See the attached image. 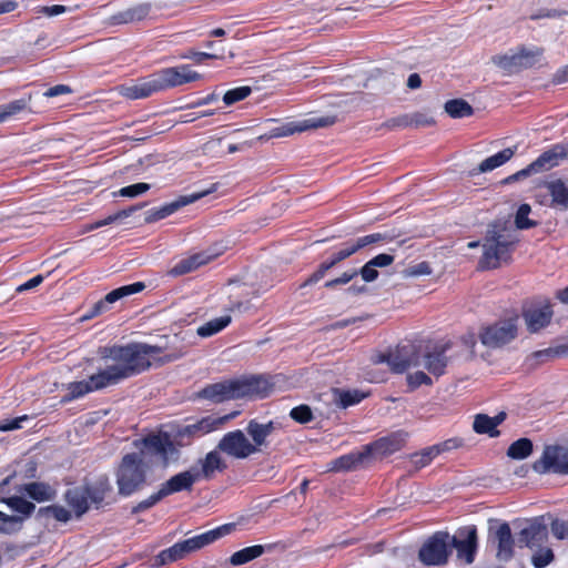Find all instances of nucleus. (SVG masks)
I'll return each mask as SVG.
<instances>
[{
  "mask_svg": "<svg viewBox=\"0 0 568 568\" xmlns=\"http://www.w3.org/2000/svg\"><path fill=\"white\" fill-rule=\"evenodd\" d=\"M200 481L193 468L178 473L161 484L160 489L164 497L180 491H191L195 483Z\"/></svg>",
  "mask_w": 568,
  "mask_h": 568,
  "instance_id": "a878e982",
  "label": "nucleus"
},
{
  "mask_svg": "<svg viewBox=\"0 0 568 568\" xmlns=\"http://www.w3.org/2000/svg\"><path fill=\"white\" fill-rule=\"evenodd\" d=\"M478 547L476 526H466L457 530L456 535H449V549H456L457 559L466 565L475 560Z\"/></svg>",
  "mask_w": 568,
  "mask_h": 568,
  "instance_id": "ddd939ff",
  "label": "nucleus"
},
{
  "mask_svg": "<svg viewBox=\"0 0 568 568\" xmlns=\"http://www.w3.org/2000/svg\"><path fill=\"white\" fill-rule=\"evenodd\" d=\"M406 383H407L408 392H414L422 385L432 386L433 379L425 372L417 371L415 373L407 374Z\"/></svg>",
  "mask_w": 568,
  "mask_h": 568,
  "instance_id": "864d4df0",
  "label": "nucleus"
},
{
  "mask_svg": "<svg viewBox=\"0 0 568 568\" xmlns=\"http://www.w3.org/2000/svg\"><path fill=\"white\" fill-rule=\"evenodd\" d=\"M252 93V88L248 85L237 87L227 90L223 95L225 105H232L236 102L243 101Z\"/></svg>",
  "mask_w": 568,
  "mask_h": 568,
  "instance_id": "3c124183",
  "label": "nucleus"
},
{
  "mask_svg": "<svg viewBox=\"0 0 568 568\" xmlns=\"http://www.w3.org/2000/svg\"><path fill=\"white\" fill-rule=\"evenodd\" d=\"M32 100V95L28 94L27 97L10 101L6 104L0 105V123L7 122L11 118L18 115L21 112L28 111L31 112L30 102Z\"/></svg>",
  "mask_w": 568,
  "mask_h": 568,
  "instance_id": "c9c22d12",
  "label": "nucleus"
},
{
  "mask_svg": "<svg viewBox=\"0 0 568 568\" xmlns=\"http://www.w3.org/2000/svg\"><path fill=\"white\" fill-rule=\"evenodd\" d=\"M555 559L554 551L548 548H539L531 557V564L535 568H545Z\"/></svg>",
  "mask_w": 568,
  "mask_h": 568,
  "instance_id": "4d7b16f0",
  "label": "nucleus"
},
{
  "mask_svg": "<svg viewBox=\"0 0 568 568\" xmlns=\"http://www.w3.org/2000/svg\"><path fill=\"white\" fill-rule=\"evenodd\" d=\"M199 480H211L216 473H223L227 468L226 462L221 456L217 447L209 452L203 458H200L196 466L192 467Z\"/></svg>",
  "mask_w": 568,
  "mask_h": 568,
  "instance_id": "412c9836",
  "label": "nucleus"
},
{
  "mask_svg": "<svg viewBox=\"0 0 568 568\" xmlns=\"http://www.w3.org/2000/svg\"><path fill=\"white\" fill-rule=\"evenodd\" d=\"M404 446V439L399 434H390L364 445L368 458L372 456L387 457L399 452Z\"/></svg>",
  "mask_w": 568,
  "mask_h": 568,
  "instance_id": "393cba45",
  "label": "nucleus"
},
{
  "mask_svg": "<svg viewBox=\"0 0 568 568\" xmlns=\"http://www.w3.org/2000/svg\"><path fill=\"white\" fill-rule=\"evenodd\" d=\"M567 149L562 144H554L550 149L544 151L535 161L525 169L519 170L515 174L507 178L509 181H518L527 178L532 173L550 170L559 165L560 161L567 158Z\"/></svg>",
  "mask_w": 568,
  "mask_h": 568,
  "instance_id": "9b49d317",
  "label": "nucleus"
},
{
  "mask_svg": "<svg viewBox=\"0 0 568 568\" xmlns=\"http://www.w3.org/2000/svg\"><path fill=\"white\" fill-rule=\"evenodd\" d=\"M142 445L146 454L158 457L163 465L176 462L180 458V449L174 437L168 432H158L144 436Z\"/></svg>",
  "mask_w": 568,
  "mask_h": 568,
  "instance_id": "6e6552de",
  "label": "nucleus"
},
{
  "mask_svg": "<svg viewBox=\"0 0 568 568\" xmlns=\"http://www.w3.org/2000/svg\"><path fill=\"white\" fill-rule=\"evenodd\" d=\"M493 61L503 70L511 72L514 70L532 67L536 62V57L532 52L521 50L519 53L513 55H496L493 58Z\"/></svg>",
  "mask_w": 568,
  "mask_h": 568,
  "instance_id": "c85d7f7f",
  "label": "nucleus"
},
{
  "mask_svg": "<svg viewBox=\"0 0 568 568\" xmlns=\"http://www.w3.org/2000/svg\"><path fill=\"white\" fill-rule=\"evenodd\" d=\"M214 191H216V184H214L211 189H207V190H203V191H200V192H194V193L189 194V195H180L176 200H174V201H172L170 203H165V204H163L160 207H152V209H150L145 213L144 221L148 224L155 223V222H158L160 220H163V219L172 215L173 213H175L176 211H179L183 206L192 204V203H194L197 200L209 195L210 193H212Z\"/></svg>",
  "mask_w": 568,
  "mask_h": 568,
  "instance_id": "2eb2a0df",
  "label": "nucleus"
},
{
  "mask_svg": "<svg viewBox=\"0 0 568 568\" xmlns=\"http://www.w3.org/2000/svg\"><path fill=\"white\" fill-rule=\"evenodd\" d=\"M531 212V207L527 203H523L519 205L516 216H515V225L518 230H528L531 227H535L537 225V222L534 220H530L528 217L529 213Z\"/></svg>",
  "mask_w": 568,
  "mask_h": 568,
  "instance_id": "8fccbe9b",
  "label": "nucleus"
},
{
  "mask_svg": "<svg viewBox=\"0 0 568 568\" xmlns=\"http://www.w3.org/2000/svg\"><path fill=\"white\" fill-rule=\"evenodd\" d=\"M408 121L412 122V126L414 128L429 126L435 123L433 118H429L420 112L408 114Z\"/></svg>",
  "mask_w": 568,
  "mask_h": 568,
  "instance_id": "338daca9",
  "label": "nucleus"
},
{
  "mask_svg": "<svg viewBox=\"0 0 568 568\" xmlns=\"http://www.w3.org/2000/svg\"><path fill=\"white\" fill-rule=\"evenodd\" d=\"M182 58L193 60L195 63L201 64L205 60L217 59L219 57L216 54L209 52L189 50L186 53L182 55Z\"/></svg>",
  "mask_w": 568,
  "mask_h": 568,
  "instance_id": "774afa93",
  "label": "nucleus"
},
{
  "mask_svg": "<svg viewBox=\"0 0 568 568\" xmlns=\"http://www.w3.org/2000/svg\"><path fill=\"white\" fill-rule=\"evenodd\" d=\"M517 243L518 237L508 220L497 219L490 222L483 239L480 268L495 270L501 263L509 262Z\"/></svg>",
  "mask_w": 568,
  "mask_h": 568,
  "instance_id": "f03ea898",
  "label": "nucleus"
},
{
  "mask_svg": "<svg viewBox=\"0 0 568 568\" xmlns=\"http://www.w3.org/2000/svg\"><path fill=\"white\" fill-rule=\"evenodd\" d=\"M161 85L159 83L156 73L139 79L131 85H124L121 89V94L130 100H139L151 97L152 94L160 92Z\"/></svg>",
  "mask_w": 568,
  "mask_h": 568,
  "instance_id": "5701e85b",
  "label": "nucleus"
},
{
  "mask_svg": "<svg viewBox=\"0 0 568 568\" xmlns=\"http://www.w3.org/2000/svg\"><path fill=\"white\" fill-rule=\"evenodd\" d=\"M22 518L0 511V532L11 534L21 528Z\"/></svg>",
  "mask_w": 568,
  "mask_h": 568,
  "instance_id": "5fc2aeb1",
  "label": "nucleus"
},
{
  "mask_svg": "<svg viewBox=\"0 0 568 568\" xmlns=\"http://www.w3.org/2000/svg\"><path fill=\"white\" fill-rule=\"evenodd\" d=\"M516 148H506L496 154L488 156L479 164V172H488L501 166L514 156Z\"/></svg>",
  "mask_w": 568,
  "mask_h": 568,
  "instance_id": "58836bf2",
  "label": "nucleus"
},
{
  "mask_svg": "<svg viewBox=\"0 0 568 568\" xmlns=\"http://www.w3.org/2000/svg\"><path fill=\"white\" fill-rule=\"evenodd\" d=\"M488 539L497 545L496 557L499 561H509L514 557L515 540L508 523H500L496 527L490 526Z\"/></svg>",
  "mask_w": 568,
  "mask_h": 568,
  "instance_id": "6ab92c4d",
  "label": "nucleus"
},
{
  "mask_svg": "<svg viewBox=\"0 0 568 568\" xmlns=\"http://www.w3.org/2000/svg\"><path fill=\"white\" fill-rule=\"evenodd\" d=\"M145 288V284L143 282H135L132 284L123 285L118 288L109 292L102 300L97 302L88 313L83 315V320H91L100 314L104 313L108 310L109 304H113L119 300L140 293Z\"/></svg>",
  "mask_w": 568,
  "mask_h": 568,
  "instance_id": "a211bd4d",
  "label": "nucleus"
},
{
  "mask_svg": "<svg viewBox=\"0 0 568 568\" xmlns=\"http://www.w3.org/2000/svg\"><path fill=\"white\" fill-rule=\"evenodd\" d=\"M235 414L225 416L207 415L193 424L176 426L172 435L180 449L181 447L190 446L194 439L220 429Z\"/></svg>",
  "mask_w": 568,
  "mask_h": 568,
  "instance_id": "0eeeda50",
  "label": "nucleus"
},
{
  "mask_svg": "<svg viewBox=\"0 0 568 568\" xmlns=\"http://www.w3.org/2000/svg\"><path fill=\"white\" fill-rule=\"evenodd\" d=\"M161 352L162 347L145 343L105 346L99 352L106 362L105 368L101 371L110 386L116 385L146 372Z\"/></svg>",
  "mask_w": 568,
  "mask_h": 568,
  "instance_id": "f257e3e1",
  "label": "nucleus"
},
{
  "mask_svg": "<svg viewBox=\"0 0 568 568\" xmlns=\"http://www.w3.org/2000/svg\"><path fill=\"white\" fill-rule=\"evenodd\" d=\"M406 128H412V122L408 121V114L390 118L381 124V129H385L387 131Z\"/></svg>",
  "mask_w": 568,
  "mask_h": 568,
  "instance_id": "052dcab7",
  "label": "nucleus"
},
{
  "mask_svg": "<svg viewBox=\"0 0 568 568\" xmlns=\"http://www.w3.org/2000/svg\"><path fill=\"white\" fill-rule=\"evenodd\" d=\"M231 321H232V318L230 315L215 317V318L204 323L203 325H201L197 328V335L201 337L213 336V335L217 334L219 332H221L222 329H224L225 327H227L230 325Z\"/></svg>",
  "mask_w": 568,
  "mask_h": 568,
  "instance_id": "a19ab883",
  "label": "nucleus"
},
{
  "mask_svg": "<svg viewBox=\"0 0 568 568\" xmlns=\"http://www.w3.org/2000/svg\"><path fill=\"white\" fill-rule=\"evenodd\" d=\"M139 209V206H130L128 209H124V210H121L114 214H111L102 220H99L97 222H94L91 226H90V230H95V229H99V227H102V226H105V225H110V224H113L122 219H125V217H129L133 212H135L136 210Z\"/></svg>",
  "mask_w": 568,
  "mask_h": 568,
  "instance_id": "603ef678",
  "label": "nucleus"
},
{
  "mask_svg": "<svg viewBox=\"0 0 568 568\" xmlns=\"http://www.w3.org/2000/svg\"><path fill=\"white\" fill-rule=\"evenodd\" d=\"M118 493L129 497L142 490L146 484V468L136 453L125 454L115 473Z\"/></svg>",
  "mask_w": 568,
  "mask_h": 568,
  "instance_id": "423d86ee",
  "label": "nucleus"
},
{
  "mask_svg": "<svg viewBox=\"0 0 568 568\" xmlns=\"http://www.w3.org/2000/svg\"><path fill=\"white\" fill-rule=\"evenodd\" d=\"M278 427L280 423L274 420H268L267 423H261L255 418L248 420L245 430L252 439L251 445L254 447L255 454L268 446V436Z\"/></svg>",
  "mask_w": 568,
  "mask_h": 568,
  "instance_id": "4be33fe9",
  "label": "nucleus"
},
{
  "mask_svg": "<svg viewBox=\"0 0 568 568\" xmlns=\"http://www.w3.org/2000/svg\"><path fill=\"white\" fill-rule=\"evenodd\" d=\"M368 459L366 454V449L363 446L362 450L352 452L349 454H345L334 459L332 463V470L335 471H349L356 469L358 466L364 464Z\"/></svg>",
  "mask_w": 568,
  "mask_h": 568,
  "instance_id": "72a5a7b5",
  "label": "nucleus"
},
{
  "mask_svg": "<svg viewBox=\"0 0 568 568\" xmlns=\"http://www.w3.org/2000/svg\"><path fill=\"white\" fill-rule=\"evenodd\" d=\"M266 548L271 549L272 546L271 545H268V546L253 545V546L245 547V548L240 549V550L235 551L234 554H232L229 561L232 566L245 565V564L261 557L262 555H264V552L266 551Z\"/></svg>",
  "mask_w": 568,
  "mask_h": 568,
  "instance_id": "e433bc0d",
  "label": "nucleus"
},
{
  "mask_svg": "<svg viewBox=\"0 0 568 568\" xmlns=\"http://www.w3.org/2000/svg\"><path fill=\"white\" fill-rule=\"evenodd\" d=\"M531 453L532 442L529 438H519L511 443L507 449V456L516 460L525 459Z\"/></svg>",
  "mask_w": 568,
  "mask_h": 568,
  "instance_id": "37998d69",
  "label": "nucleus"
},
{
  "mask_svg": "<svg viewBox=\"0 0 568 568\" xmlns=\"http://www.w3.org/2000/svg\"><path fill=\"white\" fill-rule=\"evenodd\" d=\"M235 527L236 525L234 523L224 524L203 534L175 542L173 546L160 551L155 557V565L164 566L183 559L189 554L196 551L226 535H230L235 530Z\"/></svg>",
  "mask_w": 568,
  "mask_h": 568,
  "instance_id": "20e7f679",
  "label": "nucleus"
},
{
  "mask_svg": "<svg viewBox=\"0 0 568 568\" xmlns=\"http://www.w3.org/2000/svg\"><path fill=\"white\" fill-rule=\"evenodd\" d=\"M336 394L338 395L336 404L338 407L344 408V409L359 404L363 399H365L369 395V393H365L359 389H346V390L337 389Z\"/></svg>",
  "mask_w": 568,
  "mask_h": 568,
  "instance_id": "79ce46f5",
  "label": "nucleus"
},
{
  "mask_svg": "<svg viewBox=\"0 0 568 568\" xmlns=\"http://www.w3.org/2000/svg\"><path fill=\"white\" fill-rule=\"evenodd\" d=\"M104 377V374L100 369L98 373L90 375L88 379L70 383L68 385V393L63 397V402H71L83 397L89 393L109 387L110 385Z\"/></svg>",
  "mask_w": 568,
  "mask_h": 568,
  "instance_id": "aec40b11",
  "label": "nucleus"
},
{
  "mask_svg": "<svg viewBox=\"0 0 568 568\" xmlns=\"http://www.w3.org/2000/svg\"><path fill=\"white\" fill-rule=\"evenodd\" d=\"M28 419V415L18 416L12 419H4L0 423V432H11L20 429L22 427V422H26Z\"/></svg>",
  "mask_w": 568,
  "mask_h": 568,
  "instance_id": "0e129e2a",
  "label": "nucleus"
},
{
  "mask_svg": "<svg viewBox=\"0 0 568 568\" xmlns=\"http://www.w3.org/2000/svg\"><path fill=\"white\" fill-rule=\"evenodd\" d=\"M517 542L519 547H540L548 539V525L545 516L525 519L517 524Z\"/></svg>",
  "mask_w": 568,
  "mask_h": 568,
  "instance_id": "f8f14e48",
  "label": "nucleus"
},
{
  "mask_svg": "<svg viewBox=\"0 0 568 568\" xmlns=\"http://www.w3.org/2000/svg\"><path fill=\"white\" fill-rule=\"evenodd\" d=\"M450 555L449 534L437 531L430 536L418 551L419 560L426 566H442L447 564Z\"/></svg>",
  "mask_w": 568,
  "mask_h": 568,
  "instance_id": "9d476101",
  "label": "nucleus"
},
{
  "mask_svg": "<svg viewBox=\"0 0 568 568\" xmlns=\"http://www.w3.org/2000/svg\"><path fill=\"white\" fill-rule=\"evenodd\" d=\"M23 493L37 503L51 501L57 497V490L44 481H31L23 486Z\"/></svg>",
  "mask_w": 568,
  "mask_h": 568,
  "instance_id": "2f4dec72",
  "label": "nucleus"
},
{
  "mask_svg": "<svg viewBox=\"0 0 568 568\" xmlns=\"http://www.w3.org/2000/svg\"><path fill=\"white\" fill-rule=\"evenodd\" d=\"M6 504L16 513L22 515L23 518L30 517L36 510V505L23 497L12 496L6 500Z\"/></svg>",
  "mask_w": 568,
  "mask_h": 568,
  "instance_id": "49530a36",
  "label": "nucleus"
},
{
  "mask_svg": "<svg viewBox=\"0 0 568 568\" xmlns=\"http://www.w3.org/2000/svg\"><path fill=\"white\" fill-rule=\"evenodd\" d=\"M419 365V355L412 344L397 345L392 352V372L402 374L412 366Z\"/></svg>",
  "mask_w": 568,
  "mask_h": 568,
  "instance_id": "bb28decb",
  "label": "nucleus"
},
{
  "mask_svg": "<svg viewBox=\"0 0 568 568\" xmlns=\"http://www.w3.org/2000/svg\"><path fill=\"white\" fill-rule=\"evenodd\" d=\"M568 355V345L561 344L554 347L536 351L531 354V357L536 363L541 364L549 359Z\"/></svg>",
  "mask_w": 568,
  "mask_h": 568,
  "instance_id": "a18cd8bd",
  "label": "nucleus"
},
{
  "mask_svg": "<svg viewBox=\"0 0 568 568\" xmlns=\"http://www.w3.org/2000/svg\"><path fill=\"white\" fill-rule=\"evenodd\" d=\"M270 390L271 385L266 379L252 376L209 384L197 392V397L217 404L244 397L264 398L270 394Z\"/></svg>",
  "mask_w": 568,
  "mask_h": 568,
  "instance_id": "7ed1b4c3",
  "label": "nucleus"
},
{
  "mask_svg": "<svg viewBox=\"0 0 568 568\" xmlns=\"http://www.w3.org/2000/svg\"><path fill=\"white\" fill-rule=\"evenodd\" d=\"M554 207L568 209V185L561 179L546 183Z\"/></svg>",
  "mask_w": 568,
  "mask_h": 568,
  "instance_id": "4c0bfd02",
  "label": "nucleus"
},
{
  "mask_svg": "<svg viewBox=\"0 0 568 568\" xmlns=\"http://www.w3.org/2000/svg\"><path fill=\"white\" fill-rule=\"evenodd\" d=\"M445 112L453 119L468 118L474 114L473 106L464 99L448 100L444 105Z\"/></svg>",
  "mask_w": 568,
  "mask_h": 568,
  "instance_id": "ea45409f",
  "label": "nucleus"
},
{
  "mask_svg": "<svg viewBox=\"0 0 568 568\" xmlns=\"http://www.w3.org/2000/svg\"><path fill=\"white\" fill-rule=\"evenodd\" d=\"M38 516L53 517L57 521L60 523H68L72 517L71 511L61 505H50L45 507H40L38 509Z\"/></svg>",
  "mask_w": 568,
  "mask_h": 568,
  "instance_id": "de8ad7c7",
  "label": "nucleus"
},
{
  "mask_svg": "<svg viewBox=\"0 0 568 568\" xmlns=\"http://www.w3.org/2000/svg\"><path fill=\"white\" fill-rule=\"evenodd\" d=\"M90 501L99 507L105 499L106 495L112 491V485L106 475L98 477L94 483L83 486Z\"/></svg>",
  "mask_w": 568,
  "mask_h": 568,
  "instance_id": "473e14b6",
  "label": "nucleus"
},
{
  "mask_svg": "<svg viewBox=\"0 0 568 568\" xmlns=\"http://www.w3.org/2000/svg\"><path fill=\"white\" fill-rule=\"evenodd\" d=\"M64 500L73 509L77 517H81L89 510V496L84 487L70 488L64 493Z\"/></svg>",
  "mask_w": 568,
  "mask_h": 568,
  "instance_id": "f704fd0d",
  "label": "nucleus"
},
{
  "mask_svg": "<svg viewBox=\"0 0 568 568\" xmlns=\"http://www.w3.org/2000/svg\"><path fill=\"white\" fill-rule=\"evenodd\" d=\"M217 449L237 459H245L255 454L254 447L241 429L224 434L217 444Z\"/></svg>",
  "mask_w": 568,
  "mask_h": 568,
  "instance_id": "dca6fc26",
  "label": "nucleus"
},
{
  "mask_svg": "<svg viewBox=\"0 0 568 568\" xmlns=\"http://www.w3.org/2000/svg\"><path fill=\"white\" fill-rule=\"evenodd\" d=\"M151 185L144 182L131 184L120 189L115 194L124 197H136L150 190Z\"/></svg>",
  "mask_w": 568,
  "mask_h": 568,
  "instance_id": "bf43d9fd",
  "label": "nucleus"
},
{
  "mask_svg": "<svg viewBox=\"0 0 568 568\" xmlns=\"http://www.w3.org/2000/svg\"><path fill=\"white\" fill-rule=\"evenodd\" d=\"M156 77L161 85V91L180 87L201 79V74L192 70L191 65L189 64L164 68L156 72Z\"/></svg>",
  "mask_w": 568,
  "mask_h": 568,
  "instance_id": "f3484780",
  "label": "nucleus"
},
{
  "mask_svg": "<svg viewBox=\"0 0 568 568\" xmlns=\"http://www.w3.org/2000/svg\"><path fill=\"white\" fill-rule=\"evenodd\" d=\"M550 526H551L552 535L557 539H559V540L568 539V521L560 520V519H554L551 521Z\"/></svg>",
  "mask_w": 568,
  "mask_h": 568,
  "instance_id": "e2e57ef3",
  "label": "nucleus"
},
{
  "mask_svg": "<svg viewBox=\"0 0 568 568\" xmlns=\"http://www.w3.org/2000/svg\"><path fill=\"white\" fill-rule=\"evenodd\" d=\"M290 417L298 424H308L314 419L311 407L305 404L293 407L290 412Z\"/></svg>",
  "mask_w": 568,
  "mask_h": 568,
  "instance_id": "6e6d98bb",
  "label": "nucleus"
},
{
  "mask_svg": "<svg viewBox=\"0 0 568 568\" xmlns=\"http://www.w3.org/2000/svg\"><path fill=\"white\" fill-rule=\"evenodd\" d=\"M532 469L538 474L552 471L568 475V448L559 445L546 446L541 457L532 464Z\"/></svg>",
  "mask_w": 568,
  "mask_h": 568,
  "instance_id": "4468645a",
  "label": "nucleus"
},
{
  "mask_svg": "<svg viewBox=\"0 0 568 568\" xmlns=\"http://www.w3.org/2000/svg\"><path fill=\"white\" fill-rule=\"evenodd\" d=\"M214 258L209 252H199L179 261L170 271L173 276H181L197 270Z\"/></svg>",
  "mask_w": 568,
  "mask_h": 568,
  "instance_id": "c756f323",
  "label": "nucleus"
},
{
  "mask_svg": "<svg viewBox=\"0 0 568 568\" xmlns=\"http://www.w3.org/2000/svg\"><path fill=\"white\" fill-rule=\"evenodd\" d=\"M358 275L357 270L346 271L341 276L326 281L324 286L326 288H334L337 285H345Z\"/></svg>",
  "mask_w": 568,
  "mask_h": 568,
  "instance_id": "680f3d73",
  "label": "nucleus"
},
{
  "mask_svg": "<svg viewBox=\"0 0 568 568\" xmlns=\"http://www.w3.org/2000/svg\"><path fill=\"white\" fill-rule=\"evenodd\" d=\"M164 497V495L162 494L161 489L159 488L158 491L153 493L152 495H150L148 498L139 501L135 506H133L131 513L133 515L135 514H140V513H143L150 508H152L153 506H155L159 501H161Z\"/></svg>",
  "mask_w": 568,
  "mask_h": 568,
  "instance_id": "13d9d810",
  "label": "nucleus"
},
{
  "mask_svg": "<svg viewBox=\"0 0 568 568\" xmlns=\"http://www.w3.org/2000/svg\"><path fill=\"white\" fill-rule=\"evenodd\" d=\"M450 346V343L447 342L443 345L435 346L433 351H429L424 355V366L429 374L438 378L446 373V367L448 365V357L446 356V353Z\"/></svg>",
  "mask_w": 568,
  "mask_h": 568,
  "instance_id": "cd10ccee",
  "label": "nucleus"
},
{
  "mask_svg": "<svg viewBox=\"0 0 568 568\" xmlns=\"http://www.w3.org/2000/svg\"><path fill=\"white\" fill-rule=\"evenodd\" d=\"M384 235L381 233H372L342 243L332 254L323 261L315 272H313L302 284L301 287L310 286L321 281L325 274L337 264L354 255L362 248L378 243L384 240Z\"/></svg>",
  "mask_w": 568,
  "mask_h": 568,
  "instance_id": "39448f33",
  "label": "nucleus"
},
{
  "mask_svg": "<svg viewBox=\"0 0 568 568\" xmlns=\"http://www.w3.org/2000/svg\"><path fill=\"white\" fill-rule=\"evenodd\" d=\"M473 429L477 434L498 437L500 432L494 426L493 419L486 414H477L474 418Z\"/></svg>",
  "mask_w": 568,
  "mask_h": 568,
  "instance_id": "c03bdc74",
  "label": "nucleus"
},
{
  "mask_svg": "<svg viewBox=\"0 0 568 568\" xmlns=\"http://www.w3.org/2000/svg\"><path fill=\"white\" fill-rule=\"evenodd\" d=\"M438 456V449L435 447L424 448L422 452L414 453L410 455V462L417 468H424L428 466L435 457Z\"/></svg>",
  "mask_w": 568,
  "mask_h": 568,
  "instance_id": "09e8293b",
  "label": "nucleus"
},
{
  "mask_svg": "<svg viewBox=\"0 0 568 568\" xmlns=\"http://www.w3.org/2000/svg\"><path fill=\"white\" fill-rule=\"evenodd\" d=\"M377 267L372 265L371 262H366L359 270H357L358 275L362 276L363 281L371 283L374 282L379 273L376 270Z\"/></svg>",
  "mask_w": 568,
  "mask_h": 568,
  "instance_id": "69168bd1",
  "label": "nucleus"
},
{
  "mask_svg": "<svg viewBox=\"0 0 568 568\" xmlns=\"http://www.w3.org/2000/svg\"><path fill=\"white\" fill-rule=\"evenodd\" d=\"M151 12L150 3H140L111 16L112 24H128L144 20Z\"/></svg>",
  "mask_w": 568,
  "mask_h": 568,
  "instance_id": "7c9ffc66",
  "label": "nucleus"
},
{
  "mask_svg": "<svg viewBox=\"0 0 568 568\" xmlns=\"http://www.w3.org/2000/svg\"><path fill=\"white\" fill-rule=\"evenodd\" d=\"M529 333H538L547 327L554 316L552 306L546 303L541 306L530 307L523 313Z\"/></svg>",
  "mask_w": 568,
  "mask_h": 568,
  "instance_id": "b1692460",
  "label": "nucleus"
},
{
  "mask_svg": "<svg viewBox=\"0 0 568 568\" xmlns=\"http://www.w3.org/2000/svg\"><path fill=\"white\" fill-rule=\"evenodd\" d=\"M518 317H509L483 327L479 339L483 345L491 348L501 347L516 338L518 333Z\"/></svg>",
  "mask_w": 568,
  "mask_h": 568,
  "instance_id": "1a4fd4ad",
  "label": "nucleus"
}]
</instances>
